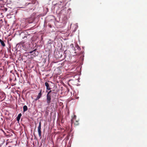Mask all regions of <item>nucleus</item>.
I'll list each match as a JSON object with an SVG mask.
<instances>
[{"mask_svg": "<svg viewBox=\"0 0 147 147\" xmlns=\"http://www.w3.org/2000/svg\"><path fill=\"white\" fill-rule=\"evenodd\" d=\"M70 47L74 48V45L73 44H71L70 45Z\"/></svg>", "mask_w": 147, "mask_h": 147, "instance_id": "ddd939ff", "label": "nucleus"}, {"mask_svg": "<svg viewBox=\"0 0 147 147\" xmlns=\"http://www.w3.org/2000/svg\"><path fill=\"white\" fill-rule=\"evenodd\" d=\"M74 49H75V48H74Z\"/></svg>", "mask_w": 147, "mask_h": 147, "instance_id": "6ab92c4d", "label": "nucleus"}, {"mask_svg": "<svg viewBox=\"0 0 147 147\" xmlns=\"http://www.w3.org/2000/svg\"><path fill=\"white\" fill-rule=\"evenodd\" d=\"M45 85L46 87L47 90H49L51 89V88H50L49 84L47 82H45Z\"/></svg>", "mask_w": 147, "mask_h": 147, "instance_id": "39448f33", "label": "nucleus"}, {"mask_svg": "<svg viewBox=\"0 0 147 147\" xmlns=\"http://www.w3.org/2000/svg\"><path fill=\"white\" fill-rule=\"evenodd\" d=\"M52 91H54V90H50L48 92L47 94H48V95H51L50 93H52Z\"/></svg>", "mask_w": 147, "mask_h": 147, "instance_id": "9d476101", "label": "nucleus"}, {"mask_svg": "<svg viewBox=\"0 0 147 147\" xmlns=\"http://www.w3.org/2000/svg\"><path fill=\"white\" fill-rule=\"evenodd\" d=\"M54 91H52V94H56L57 93V92H54Z\"/></svg>", "mask_w": 147, "mask_h": 147, "instance_id": "f8f14e48", "label": "nucleus"}, {"mask_svg": "<svg viewBox=\"0 0 147 147\" xmlns=\"http://www.w3.org/2000/svg\"><path fill=\"white\" fill-rule=\"evenodd\" d=\"M42 95V90L41 89L40 90L39 93H38V95L37 96L36 100H37L39 99L41 97Z\"/></svg>", "mask_w": 147, "mask_h": 147, "instance_id": "20e7f679", "label": "nucleus"}, {"mask_svg": "<svg viewBox=\"0 0 147 147\" xmlns=\"http://www.w3.org/2000/svg\"><path fill=\"white\" fill-rule=\"evenodd\" d=\"M2 95L3 96V94H2Z\"/></svg>", "mask_w": 147, "mask_h": 147, "instance_id": "dca6fc26", "label": "nucleus"}, {"mask_svg": "<svg viewBox=\"0 0 147 147\" xmlns=\"http://www.w3.org/2000/svg\"><path fill=\"white\" fill-rule=\"evenodd\" d=\"M76 115H74L73 117H72V119L71 120V125H73L75 126L78 125H79L78 121L76 120Z\"/></svg>", "mask_w": 147, "mask_h": 147, "instance_id": "f257e3e1", "label": "nucleus"}, {"mask_svg": "<svg viewBox=\"0 0 147 147\" xmlns=\"http://www.w3.org/2000/svg\"><path fill=\"white\" fill-rule=\"evenodd\" d=\"M7 9H6V11H7Z\"/></svg>", "mask_w": 147, "mask_h": 147, "instance_id": "a211bd4d", "label": "nucleus"}, {"mask_svg": "<svg viewBox=\"0 0 147 147\" xmlns=\"http://www.w3.org/2000/svg\"><path fill=\"white\" fill-rule=\"evenodd\" d=\"M0 42L3 47H4L5 46V44L4 43L3 41L1 39H0Z\"/></svg>", "mask_w": 147, "mask_h": 147, "instance_id": "6e6552de", "label": "nucleus"}, {"mask_svg": "<svg viewBox=\"0 0 147 147\" xmlns=\"http://www.w3.org/2000/svg\"><path fill=\"white\" fill-rule=\"evenodd\" d=\"M75 53H76V52H75Z\"/></svg>", "mask_w": 147, "mask_h": 147, "instance_id": "f3484780", "label": "nucleus"}, {"mask_svg": "<svg viewBox=\"0 0 147 147\" xmlns=\"http://www.w3.org/2000/svg\"><path fill=\"white\" fill-rule=\"evenodd\" d=\"M32 52H33V51H32V52H30V53H32Z\"/></svg>", "mask_w": 147, "mask_h": 147, "instance_id": "2eb2a0df", "label": "nucleus"}, {"mask_svg": "<svg viewBox=\"0 0 147 147\" xmlns=\"http://www.w3.org/2000/svg\"><path fill=\"white\" fill-rule=\"evenodd\" d=\"M30 0L31 1V3L30 2V3H28V5L31 4V3H32V4H34L36 2L35 0Z\"/></svg>", "mask_w": 147, "mask_h": 147, "instance_id": "1a4fd4ad", "label": "nucleus"}, {"mask_svg": "<svg viewBox=\"0 0 147 147\" xmlns=\"http://www.w3.org/2000/svg\"><path fill=\"white\" fill-rule=\"evenodd\" d=\"M22 115V114L21 113H20L18 114V117H17V120L18 122L19 121L20 117Z\"/></svg>", "mask_w": 147, "mask_h": 147, "instance_id": "423d86ee", "label": "nucleus"}, {"mask_svg": "<svg viewBox=\"0 0 147 147\" xmlns=\"http://www.w3.org/2000/svg\"><path fill=\"white\" fill-rule=\"evenodd\" d=\"M51 102V95L47 94V102L49 105Z\"/></svg>", "mask_w": 147, "mask_h": 147, "instance_id": "7ed1b4c3", "label": "nucleus"}, {"mask_svg": "<svg viewBox=\"0 0 147 147\" xmlns=\"http://www.w3.org/2000/svg\"><path fill=\"white\" fill-rule=\"evenodd\" d=\"M76 48H77L79 50H80V47L78 46V45L76 46Z\"/></svg>", "mask_w": 147, "mask_h": 147, "instance_id": "9b49d317", "label": "nucleus"}, {"mask_svg": "<svg viewBox=\"0 0 147 147\" xmlns=\"http://www.w3.org/2000/svg\"><path fill=\"white\" fill-rule=\"evenodd\" d=\"M41 122H39V125L38 127V131L39 136L40 137H41Z\"/></svg>", "mask_w": 147, "mask_h": 147, "instance_id": "f03ea898", "label": "nucleus"}, {"mask_svg": "<svg viewBox=\"0 0 147 147\" xmlns=\"http://www.w3.org/2000/svg\"><path fill=\"white\" fill-rule=\"evenodd\" d=\"M23 111L24 112L27 111L28 110V107L26 105H24L23 107Z\"/></svg>", "mask_w": 147, "mask_h": 147, "instance_id": "0eeeda50", "label": "nucleus"}, {"mask_svg": "<svg viewBox=\"0 0 147 147\" xmlns=\"http://www.w3.org/2000/svg\"><path fill=\"white\" fill-rule=\"evenodd\" d=\"M48 26L49 27H50V28H51V24H49Z\"/></svg>", "mask_w": 147, "mask_h": 147, "instance_id": "4468645a", "label": "nucleus"}]
</instances>
